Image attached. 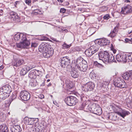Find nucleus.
I'll list each match as a JSON object with an SVG mask.
<instances>
[{"instance_id":"f257e3e1","label":"nucleus","mask_w":132,"mask_h":132,"mask_svg":"<svg viewBox=\"0 0 132 132\" xmlns=\"http://www.w3.org/2000/svg\"><path fill=\"white\" fill-rule=\"evenodd\" d=\"M77 96L80 99L82 104V108H86V111L88 112L90 111L93 113L94 112V111L97 106V105L94 103H90L87 106H86V101L87 99L85 97V95L81 93L78 94Z\"/></svg>"},{"instance_id":"f03ea898","label":"nucleus","mask_w":132,"mask_h":132,"mask_svg":"<svg viewBox=\"0 0 132 132\" xmlns=\"http://www.w3.org/2000/svg\"><path fill=\"white\" fill-rule=\"evenodd\" d=\"M39 51L43 53V56L48 58L52 56L54 53L53 49L47 43H42L39 47Z\"/></svg>"},{"instance_id":"7ed1b4c3","label":"nucleus","mask_w":132,"mask_h":132,"mask_svg":"<svg viewBox=\"0 0 132 132\" xmlns=\"http://www.w3.org/2000/svg\"><path fill=\"white\" fill-rule=\"evenodd\" d=\"M98 55L99 60H102L106 64L115 62L113 55L106 51L100 52L98 54Z\"/></svg>"},{"instance_id":"20e7f679","label":"nucleus","mask_w":132,"mask_h":132,"mask_svg":"<svg viewBox=\"0 0 132 132\" xmlns=\"http://www.w3.org/2000/svg\"><path fill=\"white\" fill-rule=\"evenodd\" d=\"M87 63L86 61L81 57H78L76 61L75 67L81 71L85 72L87 68Z\"/></svg>"},{"instance_id":"39448f33","label":"nucleus","mask_w":132,"mask_h":132,"mask_svg":"<svg viewBox=\"0 0 132 132\" xmlns=\"http://www.w3.org/2000/svg\"><path fill=\"white\" fill-rule=\"evenodd\" d=\"M24 123L27 125L32 126L34 127H36V124L38 123V119L37 118H28L26 117L24 119Z\"/></svg>"},{"instance_id":"423d86ee","label":"nucleus","mask_w":132,"mask_h":132,"mask_svg":"<svg viewBox=\"0 0 132 132\" xmlns=\"http://www.w3.org/2000/svg\"><path fill=\"white\" fill-rule=\"evenodd\" d=\"M114 84L115 86L120 88H123L127 86V84L124 80L118 77L116 78L114 82Z\"/></svg>"},{"instance_id":"0eeeda50","label":"nucleus","mask_w":132,"mask_h":132,"mask_svg":"<svg viewBox=\"0 0 132 132\" xmlns=\"http://www.w3.org/2000/svg\"><path fill=\"white\" fill-rule=\"evenodd\" d=\"M22 42L16 44L17 47L22 48H28L30 45V42L29 40H27L26 37V39L22 40Z\"/></svg>"},{"instance_id":"6e6552de","label":"nucleus","mask_w":132,"mask_h":132,"mask_svg":"<svg viewBox=\"0 0 132 132\" xmlns=\"http://www.w3.org/2000/svg\"><path fill=\"white\" fill-rule=\"evenodd\" d=\"M64 101L67 105L72 106L76 104L77 102V100L74 96H69L65 99Z\"/></svg>"},{"instance_id":"1a4fd4ad","label":"nucleus","mask_w":132,"mask_h":132,"mask_svg":"<svg viewBox=\"0 0 132 132\" xmlns=\"http://www.w3.org/2000/svg\"><path fill=\"white\" fill-rule=\"evenodd\" d=\"M94 84L91 81H89L84 84L82 87V89L85 92H88L93 90L95 87Z\"/></svg>"},{"instance_id":"9d476101","label":"nucleus","mask_w":132,"mask_h":132,"mask_svg":"<svg viewBox=\"0 0 132 132\" xmlns=\"http://www.w3.org/2000/svg\"><path fill=\"white\" fill-rule=\"evenodd\" d=\"M114 111L116 113H117L123 118H124L126 116L130 114V112L129 111L123 110L118 107L116 108Z\"/></svg>"},{"instance_id":"9b49d317","label":"nucleus","mask_w":132,"mask_h":132,"mask_svg":"<svg viewBox=\"0 0 132 132\" xmlns=\"http://www.w3.org/2000/svg\"><path fill=\"white\" fill-rule=\"evenodd\" d=\"M20 97L22 100L27 101L30 99V94L27 91L25 90H23L20 92Z\"/></svg>"},{"instance_id":"f8f14e48","label":"nucleus","mask_w":132,"mask_h":132,"mask_svg":"<svg viewBox=\"0 0 132 132\" xmlns=\"http://www.w3.org/2000/svg\"><path fill=\"white\" fill-rule=\"evenodd\" d=\"M127 56L123 53H120L116 55V59L118 61L126 62L127 61Z\"/></svg>"},{"instance_id":"ddd939ff","label":"nucleus","mask_w":132,"mask_h":132,"mask_svg":"<svg viewBox=\"0 0 132 132\" xmlns=\"http://www.w3.org/2000/svg\"><path fill=\"white\" fill-rule=\"evenodd\" d=\"M61 65L63 68H65L67 66L69 65L70 62L69 57L67 56L63 57L61 58L60 61Z\"/></svg>"},{"instance_id":"4468645a","label":"nucleus","mask_w":132,"mask_h":132,"mask_svg":"<svg viewBox=\"0 0 132 132\" xmlns=\"http://www.w3.org/2000/svg\"><path fill=\"white\" fill-rule=\"evenodd\" d=\"M34 67L33 66L24 65L22 66V69L20 72L21 75H24L30 70Z\"/></svg>"},{"instance_id":"2eb2a0df","label":"nucleus","mask_w":132,"mask_h":132,"mask_svg":"<svg viewBox=\"0 0 132 132\" xmlns=\"http://www.w3.org/2000/svg\"><path fill=\"white\" fill-rule=\"evenodd\" d=\"M26 34L18 33L15 34L14 36V38L16 41H21L22 40L26 39Z\"/></svg>"},{"instance_id":"dca6fc26","label":"nucleus","mask_w":132,"mask_h":132,"mask_svg":"<svg viewBox=\"0 0 132 132\" xmlns=\"http://www.w3.org/2000/svg\"><path fill=\"white\" fill-rule=\"evenodd\" d=\"M132 12L131 6L130 5H127L122 8L121 13L124 14Z\"/></svg>"},{"instance_id":"f3484780","label":"nucleus","mask_w":132,"mask_h":132,"mask_svg":"<svg viewBox=\"0 0 132 132\" xmlns=\"http://www.w3.org/2000/svg\"><path fill=\"white\" fill-rule=\"evenodd\" d=\"M109 41L105 38H103L99 39L98 42V44L101 46H103L105 45L109 44Z\"/></svg>"},{"instance_id":"a211bd4d","label":"nucleus","mask_w":132,"mask_h":132,"mask_svg":"<svg viewBox=\"0 0 132 132\" xmlns=\"http://www.w3.org/2000/svg\"><path fill=\"white\" fill-rule=\"evenodd\" d=\"M126 80H129L132 79V70L127 72L124 73L122 76Z\"/></svg>"},{"instance_id":"6ab92c4d","label":"nucleus","mask_w":132,"mask_h":132,"mask_svg":"<svg viewBox=\"0 0 132 132\" xmlns=\"http://www.w3.org/2000/svg\"><path fill=\"white\" fill-rule=\"evenodd\" d=\"M3 92L5 93H10L11 92V86L7 84L4 85L2 87Z\"/></svg>"},{"instance_id":"aec40b11","label":"nucleus","mask_w":132,"mask_h":132,"mask_svg":"<svg viewBox=\"0 0 132 132\" xmlns=\"http://www.w3.org/2000/svg\"><path fill=\"white\" fill-rule=\"evenodd\" d=\"M12 132H20L21 130L20 127L18 125L13 126L10 129Z\"/></svg>"},{"instance_id":"412c9836","label":"nucleus","mask_w":132,"mask_h":132,"mask_svg":"<svg viewBox=\"0 0 132 132\" xmlns=\"http://www.w3.org/2000/svg\"><path fill=\"white\" fill-rule=\"evenodd\" d=\"M11 102H6L5 104L0 105V108L3 111L8 110Z\"/></svg>"},{"instance_id":"4be33fe9","label":"nucleus","mask_w":132,"mask_h":132,"mask_svg":"<svg viewBox=\"0 0 132 132\" xmlns=\"http://www.w3.org/2000/svg\"><path fill=\"white\" fill-rule=\"evenodd\" d=\"M9 130L6 125L2 124L0 125V132H9Z\"/></svg>"},{"instance_id":"5701e85b","label":"nucleus","mask_w":132,"mask_h":132,"mask_svg":"<svg viewBox=\"0 0 132 132\" xmlns=\"http://www.w3.org/2000/svg\"><path fill=\"white\" fill-rule=\"evenodd\" d=\"M94 111V112L93 113L97 115H100L102 113V111L101 108L98 105H97V106L95 111Z\"/></svg>"},{"instance_id":"b1692460","label":"nucleus","mask_w":132,"mask_h":132,"mask_svg":"<svg viewBox=\"0 0 132 132\" xmlns=\"http://www.w3.org/2000/svg\"><path fill=\"white\" fill-rule=\"evenodd\" d=\"M90 48L94 54L99 49L98 46L96 44L91 46Z\"/></svg>"},{"instance_id":"393cba45","label":"nucleus","mask_w":132,"mask_h":132,"mask_svg":"<svg viewBox=\"0 0 132 132\" xmlns=\"http://www.w3.org/2000/svg\"><path fill=\"white\" fill-rule=\"evenodd\" d=\"M24 60L22 59H18L14 63L13 65L16 67H18L23 64Z\"/></svg>"},{"instance_id":"a878e982","label":"nucleus","mask_w":132,"mask_h":132,"mask_svg":"<svg viewBox=\"0 0 132 132\" xmlns=\"http://www.w3.org/2000/svg\"><path fill=\"white\" fill-rule=\"evenodd\" d=\"M117 32L118 31L117 30V29L115 27L113 31L110 33L109 35V36L111 38H113L116 36Z\"/></svg>"},{"instance_id":"bb28decb","label":"nucleus","mask_w":132,"mask_h":132,"mask_svg":"<svg viewBox=\"0 0 132 132\" xmlns=\"http://www.w3.org/2000/svg\"><path fill=\"white\" fill-rule=\"evenodd\" d=\"M111 80L110 78H106L105 79L102 83V86L104 87V86L108 85Z\"/></svg>"},{"instance_id":"cd10ccee","label":"nucleus","mask_w":132,"mask_h":132,"mask_svg":"<svg viewBox=\"0 0 132 132\" xmlns=\"http://www.w3.org/2000/svg\"><path fill=\"white\" fill-rule=\"evenodd\" d=\"M36 73L35 72V70H33L30 71L28 77L31 79L36 78Z\"/></svg>"},{"instance_id":"c85d7f7f","label":"nucleus","mask_w":132,"mask_h":132,"mask_svg":"<svg viewBox=\"0 0 132 132\" xmlns=\"http://www.w3.org/2000/svg\"><path fill=\"white\" fill-rule=\"evenodd\" d=\"M10 94V93H5L3 91L2 92H0L1 97L2 98L3 100H4L7 98L9 96Z\"/></svg>"},{"instance_id":"c756f323","label":"nucleus","mask_w":132,"mask_h":132,"mask_svg":"<svg viewBox=\"0 0 132 132\" xmlns=\"http://www.w3.org/2000/svg\"><path fill=\"white\" fill-rule=\"evenodd\" d=\"M85 53L86 55L88 57H91L92 55L94 54L90 47L85 51Z\"/></svg>"},{"instance_id":"7c9ffc66","label":"nucleus","mask_w":132,"mask_h":132,"mask_svg":"<svg viewBox=\"0 0 132 132\" xmlns=\"http://www.w3.org/2000/svg\"><path fill=\"white\" fill-rule=\"evenodd\" d=\"M71 75L72 77L76 78L78 77L79 76V74L76 71L72 70L71 72Z\"/></svg>"},{"instance_id":"2f4dec72","label":"nucleus","mask_w":132,"mask_h":132,"mask_svg":"<svg viewBox=\"0 0 132 132\" xmlns=\"http://www.w3.org/2000/svg\"><path fill=\"white\" fill-rule=\"evenodd\" d=\"M10 16L14 19H19V17L17 15V14L16 12L12 11L10 12Z\"/></svg>"},{"instance_id":"473e14b6","label":"nucleus","mask_w":132,"mask_h":132,"mask_svg":"<svg viewBox=\"0 0 132 132\" xmlns=\"http://www.w3.org/2000/svg\"><path fill=\"white\" fill-rule=\"evenodd\" d=\"M34 80L36 82L37 85H40L41 86H43L45 85V81L44 80H42L41 79L39 81H37V79H34Z\"/></svg>"},{"instance_id":"72a5a7b5","label":"nucleus","mask_w":132,"mask_h":132,"mask_svg":"<svg viewBox=\"0 0 132 132\" xmlns=\"http://www.w3.org/2000/svg\"><path fill=\"white\" fill-rule=\"evenodd\" d=\"M5 119V114L2 112L0 113V121L3 122Z\"/></svg>"},{"instance_id":"f704fd0d","label":"nucleus","mask_w":132,"mask_h":132,"mask_svg":"<svg viewBox=\"0 0 132 132\" xmlns=\"http://www.w3.org/2000/svg\"><path fill=\"white\" fill-rule=\"evenodd\" d=\"M94 64L98 67L101 68L103 67V65L102 64L98 63L96 61L94 62Z\"/></svg>"},{"instance_id":"c9c22d12","label":"nucleus","mask_w":132,"mask_h":132,"mask_svg":"<svg viewBox=\"0 0 132 132\" xmlns=\"http://www.w3.org/2000/svg\"><path fill=\"white\" fill-rule=\"evenodd\" d=\"M127 60L128 59V61H132V53L128 54L127 56Z\"/></svg>"},{"instance_id":"e433bc0d","label":"nucleus","mask_w":132,"mask_h":132,"mask_svg":"<svg viewBox=\"0 0 132 132\" xmlns=\"http://www.w3.org/2000/svg\"><path fill=\"white\" fill-rule=\"evenodd\" d=\"M35 72L36 73L35 75H36V78L37 77H39V75L41 73V71L38 70H35Z\"/></svg>"},{"instance_id":"4c0bfd02","label":"nucleus","mask_w":132,"mask_h":132,"mask_svg":"<svg viewBox=\"0 0 132 132\" xmlns=\"http://www.w3.org/2000/svg\"><path fill=\"white\" fill-rule=\"evenodd\" d=\"M71 46V45L70 44L68 45L66 43H64L63 45L62 46L63 48L66 49L69 48Z\"/></svg>"},{"instance_id":"58836bf2","label":"nucleus","mask_w":132,"mask_h":132,"mask_svg":"<svg viewBox=\"0 0 132 132\" xmlns=\"http://www.w3.org/2000/svg\"><path fill=\"white\" fill-rule=\"evenodd\" d=\"M38 45L37 43L36 42H32L31 44V47H35Z\"/></svg>"},{"instance_id":"ea45409f","label":"nucleus","mask_w":132,"mask_h":132,"mask_svg":"<svg viewBox=\"0 0 132 132\" xmlns=\"http://www.w3.org/2000/svg\"><path fill=\"white\" fill-rule=\"evenodd\" d=\"M75 50V52L78 51L79 52L81 50V48L79 47H76L74 48Z\"/></svg>"},{"instance_id":"a19ab883","label":"nucleus","mask_w":132,"mask_h":132,"mask_svg":"<svg viewBox=\"0 0 132 132\" xmlns=\"http://www.w3.org/2000/svg\"><path fill=\"white\" fill-rule=\"evenodd\" d=\"M31 128H30V130H29L30 131V132H35V127H33L32 126H31Z\"/></svg>"},{"instance_id":"79ce46f5","label":"nucleus","mask_w":132,"mask_h":132,"mask_svg":"<svg viewBox=\"0 0 132 132\" xmlns=\"http://www.w3.org/2000/svg\"><path fill=\"white\" fill-rule=\"evenodd\" d=\"M110 18V16L109 14H106L103 17L104 19L108 20Z\"/></svg>"},{"instance_id":"37998d69","label":"nucleus","mask_w":132,"mask_h":132,"mask_svg":"<svg viewBox=\"0 0 132 132\" xmlns=\"http://www.w3.org/2000/svg\"><path fill=\"white\" fill-rule=\"evenodd\" d=\"M66 11V10L64 8H61L60 10V12L61 13H64Z\"/></svg>"},{"instance_id":"c03bdc74","label":"nucleus","mask_w":132,"mask_h":132,"mask_svg":"<svg viewBox=\"0 0 132 132\" xmlns=\"http://www.w3.org/2000/svg\"><path fill=\"white\" fill-rule=\"evenodd\" d=\"M65 83L67 86H70V81L68 79L66 80Z\"/></svg>"},{"instance_id":"a18cd8bd","label":"nucleus","mask_w":132,"mask_h":132,"mask_svg":"<svg viewBox=\"0 0 132 132\" xmlns=\"http://www.w3.org/2000/svg\"><path fill=\"white\" fill-rule=\"evenodd\" d=\"M25 2L27 4L29 5L31 4V0H26Z\"/></svg>"},{"instance_id":"49530a36","label":"nucleus","mask_w":132,"mask_h":132,"mask_svg":"<svg viewBox=\"0 0 132 132\" xmlns=\"http://www.w3.org/2000/svg\"><path fill=\"white\" fill-rule=\"evenodd\" d=\"M93 29H88L87 31V33H88V32H91V34H90V36L91 35H92L94 32H93V33H92V32L93 31Z\"/></svg>"},{"instance_id":"de8ad7c7","label":"nucleus","mask_w":132,"mask_h":132,"mask_svg":"<svg viewBox=\"0 0 132 132\" xmlns=\"http://www.w3.org/2000/svg\"><path fill=\"white\" fill-rule=\"evenodd\" d=\"M75 52L74 48L70 49L69 51L68 52L69 53H72Z\"/></svg>"},{"instance_id":"09e8293b","label":"nucleus","mask_w":132,"mask_h":132,"mask_svg":"<svg viewBox=\"0 0 132 132\" xmlns=\"http://www.w3.org/2000/svg\"><path fill=\"white\" fill-rule=\"evenodd\" d=\"M30 84L32 86H36V84L34 82L33 83L32 81H31Z\"/></svg>"},{"instance_id":"8fccbe9b","label":"nucleus","mask_w":132,"mask_h":132,"mask_svg":"<svg viewBox=\"0 0 132 132\" xmlns=\"http://www.w3.org/2000/svg\"><path fill=\"white\" fill-rule=\"evenodd\" d=\"M35 11L34 12V13H36L37 14H40V13L41 12V11L39 10H34Z\"/></svg>"},{"instance_id":"3c124183","label":"nucleus","mask_w":132,"mask_h":132,"mask_svg":"<svg viewBox=\"0 0 132 132\" xmlns=\"http://www.w3.org/2000/svg\"><path fill=\"white\" fill-rule=\"evenodd\" d=\"M20 2L19 1H16L15 2V3L14 4V6L15 7H16V6L19 4Z\"/></svg>"},{"instance_id":"603ef678","label":"nucleus","mask_w":132,"mask_h":132,"mask_svg":"<svg viewBox=\"0 0 132 132\" xmlns=\"http://www.w3.org/2000/svg\"><path fill=\"white\" fill-rule=\"evenodd\" d=\"M117 13H112V14L113 16L115 18H117L118 17L117 16H116V15Z\"/></svg>"},{"instance_id":"864d4df0","label":"nucleus","mask_w":132,"mask_h":132,"mask_svg":"<svg viewBox=\"0 0 132 132\" xmlns=\"http://www.w3.org/2000/svg\"><path fill=\"white\" fill-rule=\"evenodd\" d=\"M48 38L47 37H44L43 38H42V40H47Z\"/></svg>"},{"instance_id":"5fc2aeb1","label":"nucleus","mask_w":132,"mask_h":132,"mask_svg":"<svg viewBox=\"0 0 132 132\" xmlns=\"http://www.w3.org/2000/svg\"><path fill=\"white\" fill-rule=\"evenodd\" d=\"M16 98V96L14 95H12V100Z\"/></svg>"},{"instance_id":"6e6d98bb","label":"nucleus","mask_w":132,"mask_h":132,"mask_svg":"<svg viewBox=\"0 0 132 132\" xmlns=\"http://www.w3.org/2000/svg\"><path fill=\"white\" fill-rule=\"evenodd\" d=\"M125 41L126 42H129V39L127 38H126L125 39Z\"/></svg>"},{"instance_id":"4d7b16f0","label":"nucleus","mask_w":132,"mask_h":132,"mask_svg":"<svg viewBox=\"0 0 132 132\" xmlns=\"http://www.w3.org/2000/svg\"><path fill=\"white\" fill-rule=\"evenodd\" d=\"M52 40L54 41H56V42H58L59 41L58 40H57L55 38H53V39H52Z\"/></svg>"},{"instance_id":"13d9d810","label":"nucleus","mask_w":132,"mask_h":132,"mask_svg":"<svg viewBox=\"0 0 132 132\" xmlns=\"http://www.w3.org/2000/svg\"><path fill=\"white\" fill-rule=\"evenodd\" d=\"M3 11L2 10H0V16L2 15V14Z\"/></svg>"},{"instance_id":"bf43d9fd","label":"nucleus","mask_w":132,"mask_h":132,"mask_svg":"<svg viewBox=\"0 0 132 132\" xmlns=\"http://www.w3.org/2000/svg\"><path fill=\"white\" fill-rule=\"evenodd\" d=\"M3 99L2 97H1V95L0 94V102H1L2 101H3Z\"/></svg>"},{"instance_id":"052dcab7","label":"nucleus","mask_w":132,"mask_h":132,"mask_svg":"<svg viewBox=\"0 0 132 132\" xmlns=\"http://www.w3.org/2000/svg\"><path fill=\"white\" fill-rule=\"evenodd\" d=\"M4 68V67L3 65H2L0 67V70H1L3 69Z\"/></svg>"},{"instance_id":"680f3d73","label":"nucleus","mask_w":132,"mask_h":132,"mask_svg":"<svg viewBox=\"0 0 132 132\" xmlns=\"http://www.w3.org/2000/svg\"><path fill=\"white\" fill-rule=\"evenodd\" d=\"M125 2L126 3H130V1L129 0H125Z\"/></svg>"},{"instance_id":"e2e57ef3","label":"nucleus","mask_w":132,"mask_h":132,"mask_svg":"<svg viewBox=\"0 0 132 132\" xmlns=\"http://www.w3.org/2000/svg\"><path fill=\"white\" fill-rule=\"evenodd\" d=\"M57 1L60 2L62 3L63 2V0H57Z\"/></svg>"},{"instance_id":"0e129e2a","label":"nucleus","mask_w":132,"mask_h":132,"mask_svg":"<svg viewBox=\"0 0 132 132\" xmlns=\"http://www.w3.org/2000/svg\"><path fill=\"white\" fill-rule=\"evenodd\" d=\"M40 96H41V98H44V95H40Z\"/></svg>"},{"instance_id":"69168bd1","label":"nucleus","mask_w":132,"mask_h":132,"mask_svg":"<svg viewBox=\"0 0 132 132\" xmlns=\"http://www.w3.org/2000/svg\"><path fill=\"white\" fill-rule=\"evenodd\" d=\"M51 84L50 83L48 85H47V86L48 87H49V86H51Z\"/></svg>"},{"instance_id":"338daca9","label":"nucleus","mask_w":132,"mask_h":132,"mask_svg":"<svg viewBox=\"0 0 132 132\" xmlns=\"http://www.w3.org/2000/svg\"><path fill=\"white\" fill-rule=\"evenodd\" d=\"M111 49L112 50V49L113 48V46L112 44H111Z\"/></svg>"},{"instance_id":"774afa93","label":"nucleus","mask_w":132,"mask_h":132,"mask_svg":"<svg viewBox=\"0 0 132 132\" xmlns=\"http://www.w3.org/2000/svg\"><path fill=\"white\" fill-rule=\"evenodd\" d=\"M129 41L132 42V38H130V39H129Z\"/></svg>"}]
</instances>
